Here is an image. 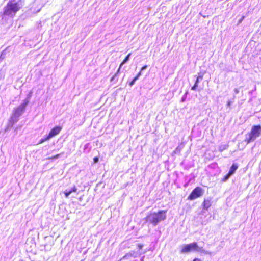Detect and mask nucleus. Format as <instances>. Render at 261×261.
<instances>
[{
  "instance_id": "nucleus-4",
  "label": "nucleus",
  "mask_w": 261,
  "mask_h": 261,
  "mask_svg": "<svg viewBox=\"0 0 261 261\" xmlns=\"http://www.w3.org/2000/svg\"><path fill=\"white\" fill-rule=\"evenodd\" d=\"M28 103V101L26 100L24 102L20 105L19 106L14 108L13 111L12 115L11 118V119L15 121H16L17 120L18 118L24 112Z\"/></svg>"
},
{
  "instance_id": "nucleus-24",
  "label": "nucleus",
  "mask_w": 261,
  "mask_h": 261,
  "mask_svg": "<svg viewBox=\"0 0 261 261\" xmlns=\"http://www.w3.org/2000/svg\"><path fill=\"white\" fill-rule=\"evenodd\" d=\"M114 80V77H113L111 79V81L113 80Z\"/></svg>"
},
{
  "instance_id": "nucleus-21",
  "label": "nucleus",
  "mask_w": 261,
  "mask_h": 261,
  "mask_svg": "<svg viewBox=\"0 0 261 261\" xmlns=\"http://www.w3.org/2000/svg\"><path fill=\"white\" fill-rule=\"evenodd\" d=\"M147 67V65H144L143 66L141 69V70L142 71L143 70H145V69H146V68Z\"/></svg>"
},
{
  "instance_id": "nucleus-2",
  "label": "nucleus",
  "mask_w": 261,
  "mask_h": 261,
  "mask_svg": "<svg viewBox=\"0 0 261 261\" xmlns=\"http://www.w3.org/2000/svg\"><path fill=\"white\" fill-rule=\"evenodd\" d=\"M20 9V7L18 3L9 1L4 7L3 15L13 16Z\"/></svg>"
},
{
  "instance_id": "nucleus-6",
  "label": "nucleus",
  "mask_w": 261,
  "mask_h": 261,
  "mask_svg": "<svg viewBox=\"0 0 261 261\" xmlns=\"http://www.w3.org/2000/svg\"><path fill=\"white\" fill-rule=\"evenodd\" d=\"M199 247L196 242H193L185 245L180 250L181 253H188L192 251H198Z\"/></svg>"
},
{
  "instance_id": "nucleus-1",
  "label": "nucleus",
  "mask_w": 261,
  "mask_h": 261,
  "mask_svg": "<svg viewBox=\"0 0 261 261\" xmlns=\"http://www.w3.org/2000/svg\"><path fill=\"white\" fill-rule=\"evenodd\" d=\"M166 210H160L158 212L150 213L147 215L145 219L146 221L153 225H156L160 222L164 221L166 218Z\"/></svg>"
},
{
  "instance_id": "nucleus-23",
  "label": "nucleus",
  "mask_w": 261,
  "mask_h": 261,
  "mask_svg": "<svg viewBox=\"0 0 261 261\" xmlns=\"http://www.w3.org/2000/svg\"><path fill=\"white\" fill-rule=\"evenodd\" d=\"M244 16L242 17V19H241L240 21H241L244 19Z\"/></svg>"
},
{
  "instance_id": "nucleus-16",
  "label": "nucleus",
  "mask_w": 261,
  "mask_h": 261,
  "mask_svg": "<svg viewBox=\"0 0 261 261\" xmlns=\"http://www.w3.org/2000/svg\"><path fill=\"white\" fill-rule=\"evenodd\" d=\"M137 80V79H136L135 77H134V78L132 80V81L131 82H129V86H132L134 85V83L136 82V81Z\"/></svg>"
},
{
  "instance_id": "nucleus-12",
  "label": "nucleus",
  "mask_w": 261,
  "mask_h": 261,
  "mask_svg": "<svg viewBox=\"0 0 261 261\" xmlns=\"http://www.w3.org/2000/svg\"><path fill=\"white\" fill-rule=\"evenodd\" d=\"M50 138H49V137L48 136V135L45 136L44 138H42L40 141L39 142H38V144H42L44 142L47 141V140H49Z\"/></svg>"
},
{
  "instance_id": "nucleus-11",
  "label": "nucleus",
  "mask_w": 261,
  "mask_h": 261,
  "mask_svg": "<svg viewBox=\"0 0 261 261\" xmlns=\"http://www.w3.org/2000/svg\"><path fill=\"white\" fill-rule=\"evenodd\" d=\"M77 191V188L76 186H74L71 190L69 191H66L64 192V194L66 197H68L70 194H71L72 192H76Z\"/></svg>"
},
{
  "instance_id": "nucleus-7",
  "label": "nucleus",
  "mask_w": 261,
  "mask_h": 261,
  "mask_svg": "<svg viewBox=\"0 0 261 261\" xmlns=\"http://www.w3.org/2000/svg\"><path fill=\"white\" fill-rule=\"evenodd\" d=\"M62 129V127L61 126H56L54 127L51 130H50L49 133L48 134V136L49 137V138L51 139L56 135H58L61 130Z\"/></svg>"
},
{
  "instance_id": "nucleus-14",
  "label": "nucleus",
  "mask_w": 261,
  "mask_h": 261,
  "mask_svg": "<svg viewBox=\"0 0 261 261\" xmlns=\"http://www.w3.org/2000/svg\"><path fill=\"white\" fill-rule=\"evenodd\" d=\"M231 176V175L228 173L227 174H226L222 179V181L223 182H225L226 180H227L229 177Z\"/></svg>"
},
{
  "instance_id": "nucleus-19",
  "label": "nucleus",
  "mask_w": 261,
  "mask_h": 261,
  "mask_svg": "<svg viewBox=\"0 0 261 261\" xmlns=\"http://www.w3.org/2000/svg\"><path fill=\"white\" fill-rule=\"evenodd\" d=\"M203 75H202V74H201V75H199L197 76V79L198 80H199V81H200V80H202L203 79Z\"/></svg>"
},
{
  "instance_id": "nucleus-13",
  "label": "nucleus",
  "mask_w": 261,
  "mask_h": 261,
  "mask_svg": "<svg viewBox=\"0 0 261 261\" xmlns=\"http://www.w3.org/2000/svg\"><path fill=\"white\" fill-rule=\"evenodd\" d=\"M199 81H200L199 80H198L197 79H196L194 85L191 88L192 90H195L196 89V88H197V87L198 86V83Z\"/></svg>"
},
{
  "instance_id": "nucleus-25",
  "label": "nucleus",
  "mask_w": 261,
  "mask_h": 261,
  "mask_svg": "<svg viewBox=\"0 0 261 261\" xmlns=\"http://www.w3.org/2000/svg\"><path fill=\"white\" fill-rule=\"evenodd\" d=\"M21 261H22V260H21Z\"/></svg>"
},
{
  "instance_id": "nucleus-18",
  "label": "nucleus",
  "mask_w": 261,
  "mask_h": 261,
  "mask_svg": "<svg viewBox=\"0 0 261 261\" xmlns=\"http://www.w3.org/2000/svg\"><path fill=\"white\" fill-rule=\"evenodd\" d=\"M99 158L98 156L94 157L93 159V161L94 163H97L98 162Z\"/></svg>"
},
{
  "instance_id": "nucleus-22",
  "label": "nucleus",
  "mask_w": 261,
  "mask_h": 261,
  "mask_svg": "<svg viewBox=\"0 0 261 261\" xmlns=\"http://www.w3.org/2000/svg\"><path fill=\"white\" fill-rule=\"evenodd\" d=\"M193 261H202L200 259L198 258H195Z\"/></svg>"
},
{
  "instance_id": "nucleus-9",
  "label": "nucleus",
  "mask_w": 261,
  "mask_h": 261,
  "mask_svg": "<svg viewBox=\"0 0 261 261\" xmlns=\"http://www.w3.org/2000/svg\"><path fill=\"white\" fill-rule=\"evenodd\" d=\"M238 166L236 164H233L231 165L229 172H228L231 176L233 175L236 171L238 169Z\"/></svg>"
},
{
  "instance_id": "nucleus-10",
  "label": "nucleus",
  "mask_w": 261,
  "mask_h": 261,
  "mask_svg": "<svg viewBox=\"0 0 261 261\" xmlns=\"http://www.w3.org/2000/svg\"><path fill=\"white\" fill-rule=\"evenodd\" d=\"M131 55V53H129L126 56V57L125 58V59L122 61V62L121 63L120 65V66L117 70V73H118L119 72H120V68L121 67V66L124 64L126 62L128 61V60H129V58L130 57Z\"/></svg>"
},
{
  "instance_id": "nucleus-8",
  "label": "nucleus",
  "mask_w": 261,
  "mask_h": 261,
  "mask_svg": "<svg viewBox=\"0 0 261 261\" xmlns=\"http://www.w3.org/2000/svg\"><path fill=\"white\" fill-rule=\"evenodd\" d=\"M212 205L210 199H204L202 203V207L203 209L207 210Z\"/></svg>"
},
{
  "instance_id": "nucleus-15",
  "label": "nucleus",
  "mask_w": 261,
  "mask_h": 261,
  "mask_svg": "<svg viewBox=\"0 0 261 261\" xmlns=\"http://www.w3.org/2000/svg\"><path fill=\"white\" fill-rule=\"evenodd\" d=\"M59 156H60V154H56L55 155H53V156H51L50 157H49L48 158V159H49V160H54V159L58 158L59 157Z\"/></svg>"
},
{
  "instance_id": "nucleus-17",
  "label": "nucleus",
  "mask_w": 261,
  "mask_h": 261,
  "mask_svg": "<svg viewBox=\"0 0 261 261\" xmlns=\"http://www.w3.org/2000/svg\"><path fill=\"white\" fill-rule=\"evenodd\" d=\"M141 74H142V71L140 70V71L137 74V75L135 77L138 80V78L141 75Z\"/></svg>"
},
{
  "instance_id": "nucleus-20",
  "label": "nucleus",
  "mask_w": 261,
  "mask_h": 261,
  "mask_svg": "<svg viewBox=\"0 0 261 261\" xmlns=\"http://www.w3.org/2000/svg\"><path fill=\"white\" fill-rule=\"evenodd\" d=\"M143 245L141 244H138L137 245L138 248L140 250L143 247Z\"/></svg>"
},
{
  "instance_id": "nucleus-3",
  "label": "nucleus",
  "mask_w": 261,
  "mask_h": 261,
  "mask_svg": "<svg viewBox=\"0 0 261 261\" xmlns=\"http://www.w3.org/2000/svg\"><path fill=\"white\" fill-rule=\"evenodd\" d=\"M261 134V126L260 125H254L252 127L249 133H248V137L246 138L245 141L247 143L255 140Z\"/></svg>"
},
{
  "instance_id": "nucleus-5",
  "label": "nucleus",
  "mask_w": 261,
  "mask_h": 261,
  "mask_svg": "<svg viewBox=\"0 0 261 261\" xmlns=\"http://www.w3.org/2000/svg\"><path fill=\"white\" fill-rule=\"evenodd\" d=\"M203 190L200 187H195L191 192L188 199L189 200H193L202 196L203 194Z\"/></svg>"
}]
</instances>
